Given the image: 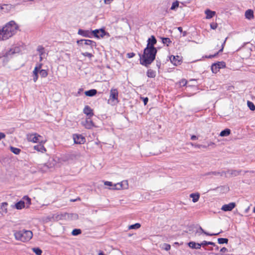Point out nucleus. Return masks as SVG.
Wrapping results in <instances>:
<instances>
[{"label":"nucleus","instance_id":"obj_1","mask_svg":"<svg viewBox=\"0 0 255 255\" xmlns=\"http://www.w3.org/2000/svg\"><path fill=\"white\" fill-rule=\"evenodd\" d=\"M18 28V25L13 20L6 23L2 28H0V40H6L13 36Z\"/></svg>","mask_w":255,"mask_h":255},{"label":"nucleus","instance_id":"obj_2","mask_svg":"<svg viewBox=\"0 0 255 255\" xmlns=\"http://www.w3.org/2000/svg\"><path fill=\"white\" fill-rule=\"evenodd\" d=\"M157 51L156 48L146 47L144 49L143 54H139L140 64L146 67H148L155 60Z\"/></svg>","mask_w":255,"mask_h":255},{"label":"nucleus","instance_id":"obj_3","mask_svg":"<svg viewBox=\"0 0 255 255\" xmlns=\"http://www.w3.org/2000/svg\"><path fill=\"white\" fill-rule=\"evenodd\" d=\"M14 236L16 240L26 242L29 241L32 238L33 233L29 230H23L15 232Z\"/></svg>","mask_w":255,"mask_h":255},{"label":"nucleus","instance_id":"obj_4","mask_svg":"<svg viewBox=\"0 0 255 255\" xmlns=\"http://www.w3.org/2000/svg\"><path fill=\"white\" fill-rule=\"evenodd\" d=\"M18 52V48H11L8 51L3 52L2 55L0 56V67L5 65L9 60L11 55Z\"/></svg>","mask_w":255,"mask_h":255},{"label":"nucleus","instance_id":"obj_5","mask_svg":"<svg viewBox=\"0 0 255 255\" xmlns=\"http://www.w3.org/2000/svg\"><path fill=\"white\" fill-rule=\"evenodd\" d=\"M42 65V63L37 64L32 72L33 80L34 82H36L38 78V73L42 78H45L48 75V72L46 70L41 69Z\"/></svg>","mask_w":255,"mask_h":255},{"label":"nucleus","instance_id":"obj_6","mask_svg":"<svg viewBox=\"0 0 255 255\" xmlns=\"http://www.w3.org/2000/svg\"><path fill=\"white\" fill-rule=\"evenodd\" d=\"M56 162L54 159L49 158L46 163L39 165L38 168L42 172H47L54 167Z\"/></svg>","mask_w":255,"mask_h":255},{"label":"nucleus","instance_id":"obj_7","mask_svg":"<svg viewBox=\"0 0 255 255\" xmlns=\"http://www.w3.org/2000/svg\"><path fill=\"white\" fill-rule=\"evenodd\" d=\"M31 204V199L27 196H24L22 200L17 202L15 204V207L18 210L22 209L24 208H28Z\"/></svg>","mask_w":255,"mask_h":255},{"label":"nucleus","instance_id":"obj_8","mask_svg":"<svg viewBox=\"0 0 255 255\" xmlns=\"http://www.w3.org/2000/svg\"><path fill=\"white\" fill-rule=\"evenodd\" d=\"M119 92L117 89L112 88L110 90V95L108 100V104L112 105H115L119 103L118 100Z\"/></svg>","mask_w":255,"mask_h":255},{"label":"nucleus","instance_id":"obj_9","mask_svg":"<svg viewBox=\"0 0 255 255\" xmlns=\"http://www.w3.org/2000/svg\"><path fill=\"white\" fill-rule=\"evenodd\" d=\"M41 138H42V136L36 133L27 134V138L29 141L33 143H45L46 140L41 139Z\"/></svg>","mask_w":255,"mask_h":255},{"label":"nucleus","instance_id":"obj_10","mask_svg":"<svg viewBox=\"0 0 255 255\" xmlns=\"http://www.w3.org/2000/svg\"><path fill=\"white\" fill-rule=\"evenodd\" d=\"M77 43L79 45H82L83 44L85 45H89L90 46L91 49H92L93 47L96 46V44L95 41L89 39L79 40H77Z\"/></svg>","mask_w":255,"mask_h":255},{"label":"nucleus","instance_id":"obj_11","mask_svg":"<svg viewBox=\"0 0 255 255\" xmlns=\"http://www.w3.org/2000/svg\"><path fill=\"white\" fill-rule=\"evenodd\" d=\"M92 36L94 35L95 37L99 38L103 37L106 34L109 36V33L106 32L105 30L103 28L93 30L92 31Z\"/></svg>","mask_w":255,"mask_h":255},{"label":"nucleus","instance_id":"obj_12","mask_svg":"<svg viewBox=\"0 0 255 255\" xmlns=\"http://www.w3.org/2000/svg\"><path fill=\"white\" fill-rule=\"evenodd\" d=\"M73 138L74 143L76 144H83L86 141L85 137L80 134H74L73 135Z\"/></svg>","mask_w":255,"mask_h":255},{"label":"nucleus","instance_id":"obj_13","mask_svg":"<svg viewBox=\"0 0 255 255\" xmlns=\"http://www.w3.org/2000/svg\"><path fill=\"white\" fill-rule=\"evenodd\" d=\"M225 67V63L224 62H219L216 63L212 64L211 66V70L213 73H217L219 69L221 68Z\"/></svg>","mask_w":255,"mask_h":255},{"label":"nucleus","instance_id":"obj_14","mask_svg":"<svg viewBox=\"0 0 255 255\" xmlns=\"http://www.w3.org/2000/svg\"><path fill=\"white\" fill-rule=\"evenodd\" d=\"M226 172V174H224V176L226 177H235L238 176L242 172V170H228Z\"/></svg>","mask_w":255,"mask_h":255},{"label":"nucleus","instance_id":"obj_15","mask_svg":"<svg viewBox=\"0 0 255 255\" xmlns=\"http://www.w3.org/2000/svg\"><path fill=\"white\" fill-rule=\"evenodd\" d=\"M14 5L11 4H3L0 5V12L7 13L14 8Z\"/></svg>","mask_w":255,"mask_h":255},{"label":"nucleus","instance_id":"obj_16","mask_svg":"<svg viewBox=\"0 0 255 255\" xmlns=\"http://www.w3.org/2000/svg\"><path fill=\"white\" fill-rule=\"evenodd\" d=\"M81 124L87 129H91L94 127L93 122L89 118L82 121Z\"/></svg>","mask_w":255,"mask_h":255},{"label":"nucleus","instance_id":"obj_17","mask_svg":"<svg viewBox=\"0 0 255 255\" xmlns=\"http://www.w3.org/2000/svg\"><path fill=\"white\" fill-rule=\"evenodd\" d=\"M104 184L107 186H112L111 189H117L119 190L123 188L122 183H117L113 185V183L110 181H105Z\"/></svg>","mask_w":255,"mask_h":255},{"label":"nucleus","instance_id":"obj_18","mask_svg":"<svg viewBox=\"0 0 255 255\" xmlns=\"http://www.w3.org/2000/svg\"><path fill=\"white\" fill-rule=\"evenodd\" d=\"M78 34L86 37L91 38L92 36V31L89 30L79 29L78 31Z\"/></svg>","mask_w":255,"mask_h":255},{"label":"nucleus","instance_id":"obj_19","mask_svg":"<svg viewBox=\"0 0 255 255\" xmlns=\"http://www.w3.org/2000/svg\"><path fill=\"white\" fill-rule=\"evenodd\" d=\"M236 206L235 203L231 202L228 204L224 205L222 208L221 210L224 211H232Z\"/></svg>","mask_w":255,"mask_h":255},{"label":"nucleus","instance_id":"obj_20","mask_svg":"<svg viewBox=\"0 0 255 255\" xmlns=\"http://www.w3.org/2000/svg\"><path fill=\"white\" fill-rule=\"evenodd\" d=\"M157 41L155 37L154 36H151L150 38H149L147 40V44L146 47H148L151 48H156L154 45L156 44Z\"/></svg>","mask_w":255,"mask_h":255},{"label":"nucleus","instance_id":"obj_21","mask_svg":"<svg viewBox=\"0 0 255 255\" xmlns=\"http://www.w3.org/2000/svg\"><path fill=\"white\" fill-rule=\"evenodd\" d=\"M83 113L86 115L89 118H91L94 115L93 110L87 105L84 107Z\"/></svg>","mask_w":255,"mask_h":255},{"label":"nucleus","instance_id":"obj_22","mask_svg":"<svg viewBox=\"0 0 255 255\" xmlns=\"http://www.w3.org/2000/svg\"><path fill=\"white\" fill-rule=\"evenodd\" d=\"M170 60L173 64L176 66L180 63V57L179 56H175L172 55L170 57Z\"/></svg>","mask_w":255,"mask_h":255},{"label":"nucleus","instance_id":"obj_23","mask_svg":"<svg viewBox=\"0 0 255 255\" xmlns=\"http://www.w3.org/2000/svg\"><path fill=\"white\" fill-rule=\"evenodd\" d=\"M44 144V143H40L38 145H35L34 149L38 151L44 153L46 151V148L43 145Z\"/></svg>","mask_w":255,"mask_h":255},{"label":"nucleus","instance_id":"obj_24","mask_svg":"<svg viewBox=\"0 0 255 255\" xmlns=\"http://www.w3.org/2000/svg\"><path fill=\"white\" fill-rule=\"evenodd\" d=\"M7 205L8 204L6 202L2 203L0 207V213L2 214H6L7 212Z\"/></svg>","mask_w":255,"mask_h":255},{"label":"nucleus","instance_id":"obj_25","mask_svg":"<svg viewBox=\"0 0 255 255\" xmlns=\"http://www.w3.org/2000/svg\"><path fill=\"white\" fill-rule=\"evenodd\" d=\"M224 174H226V172L225 171H222V172H217V171H213V172H209L208 173H206L205 175H214V176H224Z\"/></svg>","mask_w":255,"mask_h":255},{"label":"nucleus","instance_id":"obj_26","mask_svg":"<svg viewBox=\"0 0 255 255\" xmlns=\"http://www.w3.org/2000/svg\"><path fill=\"white\" fill-rule=\"evenodd\" d=\"M188 246L193 249H200L201 245L199 243H196L194 242H190L188 244Z\"/></svg>","mask_w":255,"mask_h":255},{"label":"nucleus","instance_id":"obj_27","mask_svg":"<svg viewBox=\"0 0 255 255\" xmlns=\"http://www.w3.org/2000/svg\"><path fill=\"white\" fill-rule=\"evenodd\" d=\"M205 13L206 15V18L207 19H210L212 18L216 14L215 11H212L208 9L205 10Z\"/></svg>","mask_w":255,"mask_h":255},{"label":"nucleus","instance_id":"obj_28","mask_svg":"<svg viewBox=\"0 0 255 255\" xmlns=\"http://www.w3.org/2000/svg\"><path fill=\"white\" fill-rule=\"evenodd\" d=\"M97 93V91L95 89H91L88 91H87L85 92V94L87 96L92 97L95 96Z\"/></svg>","mask_w":255,"mask_h":255},{"label":"nucleus","instance_id":"obj_29","mask_svg":"<svg viewBox=\"0 0 255 255\" xmlns=\"http://www.w3.org/2000/svg\"><path fill=\"white\" fill-rule=\"evenodd\" d=\"M190 197L192 199V201L194 203L197 202L199 199L200 195L198 193L194 194L192 193L190 195Z\"/></svg>","mask_w":255,"mask_h":255},{"label":"nucleus","instance_id":"obj_30","mask_svg":"<svg viewBox=\"0 0 255 255\" xmlns=\"http://www.w3.org/2000/svg\"><path fill=\"white\" fill-rule=\"evenodd\" d=\"M146 75L149 78H154L156 76V72L152 69H148Z\"/></svg>","mask_w":255,"mask_h":255},{"label":"nucleus","instance_id":"obj_31","mask_svg":"<svg viewBox=\"0 0 255 255\" xmlns=\"http://www.w3.org/2000/svg\"><path fill=\"white\" fill-rule=\"evenodd\" d=\"M245 16L246 18L248 19H251L254 16V12L251 9L247 10L245 12Z\"/></svg>","mask_w":255,"mask_h":255},{"label":"nucleus","instance_id":"obj_32","mask_svg":"<svg viewBox=\"0 0 255 255\" xmlns=\"http://www.w3.org/2000/svg\"><path fill=\"white\" fill-rule=\"evenodd\" d=\"M231 133V130L230 129L226 128L223 130H222L220 133V135L221 136H227L229 135Z\"/></svg>","mask_w":255,"mask_h":255},{"label":"nucleus","instance_id":"obj_33","mask_svg":"<svg viewBox=\"0 0 255 255\" xmlns=\"http://www.w3.org/2000/svg\"><path fill=\"white\" fill-rule=\"evenodd\" d=\"M37 51L38 52L39 56H44L45 50L44 48L42 46H38L37 48Z\"/></svg>","mask_w":255,"mask_h":255},{"label":"nucleus","instance_id":"obj_34","mask_svg":"<svg viewBox=\"0 0 255 255\" xmlns=\"http://www.w3.org/2000/svg\"><path fill=\"white\" fill-rule=\"evenodd\" d=\"M227 39V38H226L225 39V40L224 41V42H223V44H222V48H221V49L219 51V52H218V53H217L216 54H215V55H209V56H208L207 57H208V58H211L214 57H215V56H216V55L218 54V53H219V52H220L223 51V49H224V45H225V43H226V41Z\"/></svg>","mask_w":255,"mask_h":255},{"label":"nucleus","instance_id":"obj_35","mask_svg":"<svg viewBox=\"0 0 255 255\" xmlns=\"http://www.w3.org/2000/svg\"><path fill=\"white\" fill-rule=\"evenodd\" d=\"M162 43L168 46L170 43H171V41L169 38H162Z\"/></svg>","mask_w":255,"mask_h":255},{"label":"nucleus","instance_id":"obj_36","mask_svg":"<svg viewBox=\"0 0 255 255\" xmlns=\"http://www.w3.org/2000/svg\"><path fill=\"white\" fill-rule=\"evenodd\" d=\"M141 225L139 223H135V224L131 225L128 227V229H137L140 227Z\"/></svg>","mask_w":255,"mask_h":255},{"label":"nucleus","instance_id":"obj_37","mask_svg":"<svg viewBox=\"0 0 255 255\" xmlns=\"http://www.w3.org/2000/svg\"><path fill=\"white\" fill-rule=\"evenodd\" d=\"M218 242L220 244H227L228 239L226 238H219L218 239Z\"/></svg>","mask_w":255,"mask_h":255},{"label":"nucleus","instance_id":"obj_38","mask_svg":"<svg viewBox=\"0 0 255 255\" xmlns=\"http://www.w3.org/2000/svg\"><path fill=\"white\" fill-rule=\"evenodd\" d=\"M247 105L251 111L255 110V106L252 102L248 101Z\"/></svg>","mask_w":255,"mask_h":255},{"label":"nucleus","instance_id":"obj_39","mask_svg":"<svg viewBox=\"0 0 255 255\" xmlns=\"http://www.w3.org/2000/svg\"><path fill=\"white\" fill-rule=\"evenodd\" d=\"M33 252L37 255H41L42 251L38 248H32Z\"/></svg>","mask_w":255,"mask_h":255},{"label":"nucleus","instance_id":"obj_40","mask_svg":"<svg viewBox=\"0 0 255 255\" xmlns=\"http://www.w3.org/2000/svg\"><path fill=\"white\" fill-rule=\"evenodd\" d=\"M10 151L15 154H18L20 153V149L18 148L11 147Z\"/></svg>","mask_w":255,"mask_h":255},{"label":"nucleus","instance_id":"obj_41","mask_svg":"<svg viewBox=\"0 0 255 255\" xmlns=\"http://www.w3.org/2000/svg\"><path fill=\"white\" fill-rule=\"evenodd\" d=\"M178 6H179V2L177 0H176L172 3L171 7L170 8V9L175 10Z\"/></svg>","mask_w":255,"mask_h":255},{"label":"nucleus","instance_id":"obj_42","mask_svg":"<svg viewBox=\"0 0 255 255\" xmlns=\"http://www.w3.org/2000/svg\"><path fill=\"white\" fill-rule=\"evenodd\" d=\"M200 230L202 232V233H203L204 234H205L207 236H217L220 234V233H213V234L208 233L205 232L201 227H200Z\"/></svg>","mask_w":255,"mask_h":255},{"label":"nucleus","instance_id":"obj_43","mask_svg":"<svg viewBox=\"0 0 255 255\" xmlns=\"http://www.w3.org/2000/svg\"><path fill=\"white\" fill-rule=\"evenodd\" d=\"M81 233V230L80 229H75L72 231V234L73 236H77Z\"/></svg>","mask_w":255,"mask_h":255},{"label":"nucleus","instance_id":"obj_44","mask_svg":"<svg viewBox=\"0 0 255 255\" xmlns=\"http://www.w3.org/2000/svg\"><path fill=\"white\" fill-rule=\"evenodd\" d=\"M82 54L84 56L89 57V58H91L92 57H93V55L89 52L82 53Z\"/></svg>","mask_w":255,"mask_h":255},{"label":"nucleus","instance_id":"obj_45","mask_svg":"<svg viewBox=\"0 0 255 255\" xmlns=\"http://www.w3.org/2000/svg\"><path fill=\"white\" fill-rule=\"evenodd\" d=\"M190 144L191 146H194L195 147L199 148H201V146H202V144H194L192 142H191Z\"/></svg>","mask_w":255,"mask_h":255},{"label":"nucleus","instance_id":"obj_46","mask_svg":"<svg viewBox=\"0 0 255 255\" xmlns=\"http://www.w3.org/2000/svg\"><path fill=\"white\" fill-rule=\"evenodd\" d=\"M163 246L164 247V250H166V251L169 250L170 249V248H171L170 245H169V244H164L163 245Z\"/></svg>","mask_w":255,"mask_h":255},{"label":"nucleus","instance_id":"obj_47","mask_svg":"<svg viewBox=\"0 0 255 255\" xmlns=\"http://www.w3.org/2000/svg\"><path fill=\"white\" fill-rule=\"evenodd\" d=\"M210 27L213 29H216L217 27V24L216 23H211L210 24Z\"/></svg>","mask_w":255,"mask_h":255},{"label":"nucleus","instance_id":"obj_48","mask_svg":"<svg viewBox=\"0 0 255 255\" xmlns=\"http://www.w3.org/2000/svg\"><path fill=\"white\" fill-rule=\"evenodd\" d=\"M134 55H135V54L133 52L128 53L127 54V56L128 58H132V57H134Z\"/></svg>","mask_w":255,"mask_h":255},{"label":"nucleus","instance_id":"obj_49","mask_svg":"<svg viewBox=\"0 0 255 255\" xmlns=\"http://www.w3.org/2000/svg\"><path fill=\"white\" fill-rule=\"evenodd\" d=\"M208 242L207 241H203L201 244V247L202 246H207V245H208Z\"/></svg>","mask_w":255,"mask_h":255},{"label":"nucleus","instance_id":"obj_50","mask_svg":"<svg viewBox=\"0 0 255 255\" xmlns=\"http://www.w3.org/2000/svg\"><path fill=\"white\" fill-rule=\"evenodd\" d=\"M114 0H104V3L106 4H110Z\"/></svg>","mask_w":255,"mask_h":255},{"label":"nucleus","instance_id":"obj_51","mask_svg":"<svg viewBox=\"0 0 255 255\" xmlns=\"http://www.w3.org/2000/svg\"><path fill=\"white\" fill-rule=\"evenodd\" d=\"M5 137V135L4 133L0 132V140Z\"/></svg>","mask_w":255,"mask_h":255},{"label":"nucleus","instance_id":"obj_52","mask_svg":"<svg viewBox=\"0 0 255 255\" xmlns=\"http://www.w3.org/2000/svg\"><path fill=\"white\" fill-rule=\"evenodd\" d=\"M228 251V250L226 248L223 247L220 250V252L222 253H225Z\"/></svg>","mask_w":255,"mask_h":255},{"label":"nucleus","instance_id":"obj_53","mask_svg":"<svg viewBox=\"0 0 255 255\" xmlns=\"http://www.w3.org/2000/svg\"><path fill=\"white\" fill-rule=\"evenodd\" d=\"M17 4H21L22 3V0H14Z\"/></svg>","mask_w":255,"mask_h":255},{"label":"nucleus","instance_id":"obj_54","mask_svg":"<svg viewBox=\"0 0 255 255\" xmlns=\"http://www.w3.org/2000/svg\"><path fill=\"white\" fill-rule=\"evenodd\" d=\"M197 139V137L196 135H193L191 137V139L192 140H196Z\"/></svg>","mask_w":255,"mask_h":255},{"label":"nucleus","instance_id":"obj_55","mask_svg":"<svg viewBox=\"0 0 255 255\" xmlns=\"http://www.w3.org/2000/svg\"><path fill=\"white\" fill-rule=\"evenodd\" d=\"M78 219V215L77 214H73V219L76 220Z\"/></svg>","mask_w":255,"mask_h":255},{"label":"nucleus","instance_id":"obj_56","mask_svg":"<svg viewBox=\"0 0 255 255\" xmlns=\"http://www.w3.org/2000/svg\"><path fill=\"white\" fill-rule=\"evenodd\" d=\"M148 101V99L147 98H145L143 99V102H144V104L145 105H146L147 102Z\"/></svg>","mask_w":255,"mask_h":255},{"label":"nucleus","instance_id":"obj_57","mask_svg":"<svg viewBox=\"0 0 255 255\" xmlns=\"http://www.w3.org/2000/svg\"><path fill=\"white\" fill-rule=\"evenodd\" d=\"M208 245H212V246H213L214 247L216 246V245L214 243L212 242H208Z\"/></svg>","mask_w":255,"mask_h":255},{"label":"nucleus","instance_id":"obj_58","mask_svg":"<svg viewBox=\"0 0 255 255\" xmlns=\"http://www.w3.org/2000/svg\"><path fill=\"white\" fill-rule=\"evenodd\" d=\"M156 66L157 67L159 68L161 66V63L160 62H158V61H156Z\"/></svg>","mask_w":255,"mask_h":255},{"label":"nucleus","instance_id":"obj_59","mask_svg":"<svg viewBox=\"0 0 255 255\" xmlns=\"http://www.w3.org/2000/svg\"><path fill=\"white\" fill-rule=\"evenodd\" d=\"M181 33L182 34V36H186L187 34V32L185 31H182Z\"/></svg>","mask_w":255,"mask_h":255},{"label":"nucleus","instance_id":"obj_60","mask_svg":"<svg viewBox=\"0 0 255 255\" xmlns=\"http://www.w3.org/2000/svg\"><path fill=\"white\" fill-rule=\"evenodd\" d=\"M178 30L181 33L182 31V28L181 27H177Z\"/></svg>","mask_w":255,"mask_h":255},{"label":"nucleus","instance_id":"obj_61","mask_svg":"<svg viewBox=\"0 0 255 255\" xmlns=\"http://www.w3.org/2000/svg\"><path fill=\"white\" fill-rule=\"evenodd\" d=\"M29 1H33V0H22V3L25 2Z\"/></svg>","mask_w":255,"mask_h":255},{"label":"nucleus","instance_id":"obj_62","mask_svg":"<svg viewBox=\"0 0 255 255\" xmlns=\"http://www.w3.org/2000/svg\"><path fill=\"white\" fill-rule=\"evenodd\" d=\"M43 56H39L40 61H41L42 60Z\"/></svg>","mask_w":255,"mask_h":255},{"label":"nucleus","instance_id":"obj_63","mask_svg":"<svg viewBox=\"0 0 255 255\" xmlns=\"http://www.w3.org/2000/svg\"><path fill=\"white\" fill-rule=\"evenodd\" d=\"M98 255H105L103 252H101L98 254Z\"/></svg>","mask_w":255,"mask_h":255},{"label":"nucleus","instance_id":"obj_64","mask_svg":"<svg viewBox=\"0 0 255 255\" xmlns=\"http://www.w3.org/2000/svg\"><path fill=\"white\" fill-rule=\"evenodd\" d=\"M214 142H211L210 143H209L208 146H210V145H214Z\"/></svg>","mask_w":255,"mask_h":255}]
</instances>
